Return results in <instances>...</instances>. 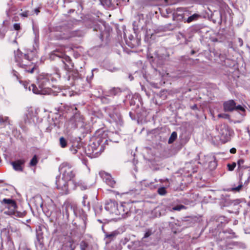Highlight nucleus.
<instances>
[{
    "label": "nucleus",
    "mask_w": 250,
    "mask_h": 250,
    "mask_svg": "<svg viewBox=\"0 0 250 250\" xmlns=\"http://www.w3.org/2000/svg\"><path fill=\"white\" fill-rule=\"evenodd\" d=\"M50 59L55 60L57 59H62V61L64 64V68L66 70V75L64 78L70 85H74L75 81L80 78L79 72L77 69H74V65L71 62L70 58L65 55L63 52L58 50L52 51L50 54Z\"/></svg>",
    "instance_id": "f257e3e1"
},
{
    "label": "nucleus",
    "mask_w": 250,
    "mask_h": 250,
    "mask_svg": "<svg viewBox=\"0 0 250 250\" xmlns=\"http://www.w3.org/2000/svg\"><path fill=\"white\" fill-rule=\"evenodd\" d=\"M56 81L51 74H42L39 76L37 78L38 87L34 84L29 86V91L32 90L34 93L37 94H45L48 92V89L52 85L51 82Z\"/></svg>",
    "instance_id": "f03ea898"
},
{
    "label": "nucleus",
    "mask_w": 250,
    "mask_h": 250,
    "mask_svg": "<svg viewBox=\"0 0 250 250\" xmlns=\"http://www.w3.org/2000/svg\"><path fill=\"white\" fill-rule=\"evenodd\" d=\"M236 237L235 233L231 230H225L220 232L216 240L217 245L222 250L232 249L234 246H237L239 243L231 241Z\"/></svg>",
    "instance_id": "7ed1b4c3"
},
{
    "label": "nucleus",
    "mask_w": 250,
    "mask_h": 250,
    "mask_svg": "<svg viewBox=\"0 0 250 250\" xmlns=\"http://www.w3.org/2000/svg\"><path fill=\"white\" fill-rule=\"evenodd\" d=\"M4 208L3 213L12 217H22L24 216V212L17 211V206L15 200L10 198H4L0 201Z\"/></svg>",
    "instance_id": "20e7f679"
},
{
    "label": "nucleus",
    "mask_w": 250,
    "mask_h": 250,
    "mask_svg": "<svg viewBox=\"0 0 250 250\" xmlns=\"http://www.w3.org/2000/svg\"><path fill=\"white\" fill-rule=\"evenodd\" d=\"M239 181L238 186L235 184L233 185L231 189V191H239L243 187L242 180H244V185H247L250 180V167H246L245 168H241L239 171Z\"/></svg>",
    "instance_id": "39448f33"
},
{
    "label": "nucleus",
    "mask_w": 250,
    "mask_h": 250,
    "mask_svg": "<svg viewBox=\"0 0 250 250\" xmlns=\"http://www.w3.org/2000/svg\"><path fill=\"white\" fill-rule=\"evenodd\" d=\"M59 171L62 177L68 181H71L75 175L72 166L67 163L62 164L59 167Z\"/></svg>",
    "instance_id": "423d86ee"
},
{
    "label": "nucleus",
    "mask_w": 250,
    "mask_h": 250,
    "mask_svg": "<svg viewBox=\"0 0 250 250\" xmlns=\"http://www.w3.org/2000/svg\"><path fill=\"white\" fill-rule=\"evenodd\" d=\"M223 108L225 112H232L234 110L242 112L245 111L244 107L240 104L237 105L236 103L233 100L225 102L223 104Z\"/></svg>",
    "instance_id": "0eeeda50"
},
{
    "label": "nucleus",
    "mask_w": 250,
    "mask_h": 250,
    "mask_svg": "<svg viewBox=\"0 0 250 250\" xmlns=\"http://www.w3.org/2000/svg\"><path fill=\"white\" fill-rule=\"evenodd\" d=\"M65 31L64 33H58L56 34V36L57 37L58 39L67 40L72 37H82L84 35V33L80 30L71 31L69 29Z\"/></svg>",
    "instance_id": "6e6552de"
},
{
    "label": "nucleus",
    "mask_w": 250,
    "mask_h": 250,
    "mask_svg": "<svg viewBox=\"0 0 250 250\" xmlns=\"http://www.w3.org/2000/svg\"><path fill=\"white\" fill-rule=\"evenodd\" d=\"M216 129L220 135L221 139L225 142L227 141L230 135L228 125L226 124H222L217 126Z\"/></svg>",
    "instance_id": "1a4fd4ad"
},
{
    "label": "nucleus",
    "mask_w": 250,
    "mask_h": 250,
    "mask_svg": "<svg viewBox=\"0 0 250 250\" xmlns=\"http://www.w3.org/2000/svg\"><path fill=\"white\" fill-rule=\"evenodd\" d=\"M68 181L65 180V179L62 177L56 178V184L57 188L62 190V194H67L68 193Z\"/></svg>",
    "instance_id": "9d476101"
},
{
    "label": "nucleus",
    "mask_w": 250,
    "mask_h": 250,
    "mask_svg": "<svg viewBox=\"0 0 250 250\" xmlns=\"http://www.w3.org/2000/svg\"><path fill=\"white\" fill-rule=\"evenodd\" d=\"M118 204L114 200H110L105 205V209L110 213L118 215L120 212L118 210Z\"/></svg>",
    "instance_id": "9b49d317"
},
{
    "label": "nucleus",
    "mask_w": 250,
    "mask_h": 250,
    "mask_svg": "<svg viewBox=\"0 0 250 250\" xmlns=\"http://www.w3.org/2000/svg\"><path fill=\"white\" fill-rule=\"evenodd\" d=\"M62 212L68 218L70 212H73L75 214H76L75 211V207L69 203H65L62 206Z\"/></svg>",
    "instance_id": "f8f14e48"
},
{
    "label": "nucleus",
    "mask_w": 250,
    "mask_h": 250,
    "mask_svg": "<svg viewBox=\"0 0 250 250\" xmlns=\"http://www.w3.org/2000/svg\"><path fill=\"white\" fill-rule=\"evenodd\" d=\"M127 206L128 204L126 203H122L120 206L118 205V210L120 212L118 215H121L124 218L130 216L131 212L129 211L128 208H126V212H124V208Z\"/></svg>",
    "instance_id": "ddd939ff"
},
{
    "label": "nucleus",
    "mask_w": 250,
    "mask_h": 250,
    "mask_svg": "<svg viewBox=\"0 0 250 250\" xmlns=\"http://www.w3.org/2000/svg\"><path fill=\"white\" fill-rule=\"evenodd\" d=\"M15 58L16 62H18V64L20 66L22 67L27 65V64L24 63L23 60V53L19 49L15 51Z\"/></svg>",
    "instance_id": "4468645a"
},
{
    "label": "nucleus",
    "mask_w": 250,
    "mask_h": 250,
    "mask_svg": "<svg viewBox=\"0 0 250 250\" xmlns=\"http://www.w3.org/2000/svg\"><path fill=\"white\" fill-rule=\"evenodd\" d=\"M184 9L183 8H177L176 12L173 14V20L174 21H182L184 19Z\"/></svg>",
    "instance_id": "2eb2a0df"
},
{
    "label": "nucleus",
    "mask_w": 250,
    "mask_h": 250,
    "mask_svg": "<svg viewBox=\"0 0 250 250\" xmlns=\"http://www.w3.org/2000/svg\"><path fill=\"white\" fill-rule=\"evenodd\" d=\"M211 18L214 23L220 24L222 23V14L218 11H215L211 14Z\"/></svg>",
    "instance_id": "dca6fc26"
},
{
    "label": "nucleus",
    "mask_w": 250,
    "mask_h": 250,
    "mask_svg": "<svg viewBox=\"0 0 250 250\" xmlns=\"http://www.w3.org/2000/svg\"><path fill=\"white\" fill-rule=\"evenodd\" d=\"M25 161L24 160H19L12 162V165L14 169L17 171H22V165H24Z\"/></svg>",
    "instance_id": "f3484780"
},
{
    "label": "nucleus",
    "mask_w": 250,
    "mask_h": 250,
    "mask_svg": "<svg viewBox=\"0 0 250 250\" xmlns=\"http://www.w3.org/2000/svg\"><path fill=\"white\" fill-rule=\"evenodd\" d=\"M103 176L104 180L107 185H108L111 187H114L116 184V182L113 180L110 174L105 173V175Z\"/></svg>",
    "instance_id": "a211bd4d"
},
{
    "label": "nucleus",
    "mask_w": 250,
    "mask_h": 250,
    "mask_svg": "<svg viewBox=\"0 0 250 250\" xmlns=\"http://www.w3.org/2000/svg\"><path fill=\"white\" fill-rule=\"evenodd\" d=\"M109 116L112 121L117 124H120L122 121V116L117 111L112 114L110 113Z\"/></svg>",
    "instance_id": "6ab92c4d"
},
{
    "label": "nucleus",
    "mask_w": 250,
    "mask_h": 250,
    "mask_svg": "<svg viewBox=\"0 0 250 250\" xmlns=\"http://www.w3.org/2000/svg\"><path fill=\"white\" fill-rule=\"evenodd\" d=\"M121 93V90L118 87H113L110 89L107 94V96H114L116 95H119Z\"/></svg>",
    "instance_id": "aec40b11"
},
{
    "label": "nucleus",
    "mask_w": 250,
    "mask_h": 250,
    "mask_svg": "<svg viewBox=\"0 0 250 250\" xmlns=\"http://www.w3.org/2000/svg\"><path fill=\"white\" fill-rule=\"evenodd\" d=\"M37 240L35 241V245L37 247L42 248L43 246V237L42 235L38 233L36 236Z\"/></svg>",
    "instance_id": "412c9836"
},
{
    "label": "nucleus",
    "mask_w": 250,
    "mask_h": 250,
    "mask_svg": "<svg viewBox=\"0 0 250 250\" xmlns=\"http://www.w3.org/2000/svg\"><path fill=\"white\" fill-rule=\"evenodd\" d=\"M200 15L197 14H194L192 15L189 16L185 21V22H187L190 23L193 21L197 20L200 17Z\"/></svg>",
    "instance_id": "4be33fe9"
},
{
    "label": "nucleus",
    "mask_w": 250,
    "mask_h": 250,
    "mask_svg": "<svg viewBox=\"0 0 250 250\" xmlns=\"http://www.w3.org/2000/svg\"><path fill=\"white\" fill-rule=\"evenodd\" d=\"M119 234L118 231H114L109 233H106L105 234V237L110 239V240L114 239Z\"/></svg>",
    "instance_id": "5701e85b"
},
{
    "label": "nucleus",
    "mask_w": 250,
    "mask_h": 250,
    "mask_svg": "<svg viewBox=\"0 0 250 250\" xmlns=\"http://www.w3.org/2000/svg\"><path fill=\"white\" fill-rule=\"evenodd\" d=\"M71 122L74 121L75 122V126L78 125V123L79 122H83V119L81 117H80V115L79 114H75L73 118L71 120Z\"/></svg>",
    "instance_id": "b1692460"
},
{
    "label": "nucleus",
    "mask_w": 250,
    "mask_h": 250,
    "mask_svg": "<svg viewBox=\"0 0 250 250\" xmlns=\"http://www.w3.org/2000/svg\"><path fill=\"white\" fill-rule=\"evenodd\" d=\"M93 209L96 214H99L103 209L102 206L97 203L94 206Z\"/></svg>",
    "instance_id": "393cba45"
},
{
    "label": "nucleus",
    "mask_w": 250,
    "mask_h": 250,
    "mask_svg": "<svg viewBox=\"0 0 250 250\" xmlns=\"http://www.w3.org/2000/svg\"><path fill=\"white\" fill-rule=\"evenodd\" d=\"M177 135L176 132H173L168 141V143L170 144H172L177 138Z\"/></svg>",
    "instance_id": "a878e982"
},
{
    "label": "nucleus",
    "mask_w": 250,
    "mask_h": 250,
    "mask_svg": "<svg viewBox=\"0 0 250 250\" xmlns=\"http://www.w3.org/2000/svg\"><path fill=\"white\" fill-rule=\"evenodd\" d=\"M59 140L60 146L62 148L65 147L67 144L66 140L63 137H61Z\"/></svg>",
    "instance_id": "bb28decb"
},
{
    "label": "nucleus",
    "mask_w": 250,
    "mask_h": 250,
    "mask_svg": "<svg viewBox=\"0 0 250 250\" xmlns=\"http://www.w3.org/2000/svg\"><path fill=\"white\" fill-rule=\"evenodd\" d=\"M166 53H163L162 54H158V58L160 60H162V61L167 60L169 57V54L167 53V52L165 51Z\"/></svg>",
    "instance_id": "cd10ccee"
},
{
    "label": "nucleus",
    "mask_w": 250,
    "mask_h": 250,
    "mask_svg": "<svg viewBox=\"0 0 250 250\" xmlns=\"http://www.w3.org/2000/svg\"><path fill=\"white\" fill-rule=\"evenodd\" d=\"M76 186L79 187L81 190H85L87 188V185L82 181L78 182Z\"/></svg>",
    "instance_id": "c85d7f7f"
},
{
    "label": "nucleus",
    "mask_w": 250,
    "mask_h": 250,
    "mask_svg": "<svg viewBox=\"0 0 250 250\" xmlns=\"http://www.w3.org/2000/svg\"><path fill=\"white\" fill-rule=\"evenodd\" d=\"M38 163L37 157L36 155H35L32 159L31 160L30 162V166H35L37 165Z\"/></svg>",
    "instance_id": "c756f323"
},
{
    "label": "nucleus",
    "mask_w": 250,
    "mask_h": 250,
    "mask_svg": "<svg viewBox=\"0 0 250 250\" xmlns=\"http://www.w3.org/2000/svg\"><path fill=\"white\" fill-rule=\"evenodd\" d=\"M186 208L185 206L182 205H177L172 208L173 210H177V211H180L181 209H186Z\"/></svg>",
    "instance_id": "7c9ffc66"
},
{
    "label": "nucleus",
    "mask_w": 250,
    "mask_h": 250,
    "mask_svg": "<svg viewBox=\"0 0 250 250\" xmlns=\"http://www.w3.org/2000/svg\"><path fill=\"white\" fill-rule=\"evenodd\" d=\"M158 193L161 195H165L166 194V190L165 187H161L158 188Z\"/></svg>",
    "instance_id": "2f4dec72"
},
{
    "label": "nucleus",
    "mask_w": 250,
    "mask_h": 250,
    "mask_svg": "<svg viewBox=\"0 0 250 250\" xmlns=\"http://www.w3.org/2000/svg\"><path fill=\"white\" fill-rule=\"evenodd\" d=\"M88 244L85 241H83L80 243V249L81 250H85Z\"/></svg>",
    "instance_id": "473e14b6"
},
{
    "label": "nucleus",
    "mask_w": 250,
    "mask_h": 250,
    "mask_svg": "<svg viewBox=\"0 0 250 250\" xmlns=\"http://www.w3.org/2000/svg\"><path fill=\"white\" fill-rule=\"evenodd\" d=\"M236 163H232V164H228L227 165V167L228 168L229 170V171H232L234 170V168L236 167Z\"/></svg>",
    "instance_id": "72a5a7b5"
},
{
    "label": "nucleus",
    "mask_w": 250,
    "mask_h": 250,
    "mask_svg": "<svg viewBox=\"0 0 250 250\" xmlns=\"http://www.w3.org/2000/svg\"><path fill=\"white\" fill-rule=\"evenodd\" d=\"M8 119L7 117H3L2 115H0V124L2 125L6 123Z\"/></svg>",
    "instance_id": "f704fd0d"
},
{
    "label": "nucleus",
    "mask_w": 250,
    "mask_h": 250,
    "mask_svg": "<svg viewBox=\"0 0 250 250\" xmlns=\"http://www.w3.org/2000/svg\"><path fill=\"white\" fill-rule=\"evenodd\" d=\"M218 118H222L224 119H229V114H226V113H223V114H219L218 115Z\"/></svg>",
    "instance_id": "c9c22d12"
},
{
    "label": "nucleus",
    "mask_w": 250,
    "mask_h": 250,
    "mask_svg": "<svg viewBox=\"0 0 250 250\" xmlns=\"http://www.w3.org/2000/svg\"><path fill=\"white\" fill-rule=\"evenodd\" d=\"M244 160L242 159L239 160L237 162V164L238 166L239 170L241 168H245L244 167H242V165L244 164Z\"/></svg>",
    "instance_id": "e433bc0d"
},
{
    "label": "nucleus",
    "mask_w": 250,
    "mask_h": 250,
    "mask_svg": "<svg viewBox=\"0 0 250 250\" xmlns=\"http://www.w3.org/2000/svg\"><path fill=\"white\" fill-rule=\"evenodd\" d=\"M152 234V233L151 231V230H148V231H147L145 233V235H144V236L143 238H147V237H148L149 236H150Z\"/></svg>",
    "instance_id": "4c0bfd02"
},
{
    "label": "nucleus",
    "mask_w": 250,
    "mask_h": 250,
    "mask_svg": "<svg viewBox=\"0 0 250 250\" xmlns=\"http://www.w3.org/2000/svg\"><path fill=\"white\" fill-rule=\"evenodd\" d=\"M31 13L29 11H25L21 14V15L23 17H27L29 15H31Z\"/></svg>",
    "instance_id": "58836bf2"
},
{
    "label": "nucleus",
    "mask_w": 250,
    "mask_h": 250,
    "mask_svg": "<svg viewBox=\"0 0 250 250\" xmlns=\"http://www.w3.org/2000/svg\"><path fill=\"white\" fill-rule=\"evenodd\" d=\"M31 118L30 115L28 116L27 114L25 115V117L24 118V121L25 123L29 122L30 119Z\"/></svg>",
    "instance_id": "ea45409f"
},
{
    "label": "nucleus",
    "mask_w": 250,
    "mask_h": 250,
    "mask_svg": "<svg viewBox=\"0 0 250 250\" xmlns=\"http://www.w3.org/2000/svg\"><path fill=\"white\" fill-rule=\"evenodd\" d=\"M14 29L16 30H18L20 29V25L18 23H15L14 24Z\"/></svg>",
    "instance_id": "a19ab883"
},
{
    "label": "nucleus",
    "mask_w": 250,
    "mask_h": 250,
    "mask_svg": "<svg viewBox=\"0 0 250 250\" xmlns=\"http://www.w3.org/2000/svg\"><path fill=\"white\" fill-rule=\"evenodd\" d=\"M182 203H184L186 205H188L189 204L190 202L188 199H186V198H184L182 200Z\"/></svg>",
    "instance_id": "79ce46f5"
},
{
    "label": "nucleus",
    "mask_w": 250,
    "mask_h": 250,
    "mask_svg": "<svg viewBox=\"0 0 250 250\" xmlns=\"http://www.w3.org/2000/svg\"><path fill=\"white\" fill-rule=\"evenodd\" d=\"M23 59H24L27 61H29L30 59L29 56L27 54H23Z\"/></svg>",
    "instance_id": "37998d69"
},
{
    "label": "nucleus",
    "mask_w": 250,
    "mask_h": 250,
    "mask_svg": "<svg viewBox=\"0 0 250 250\" xmlns=\"http://www.w3.org/2000/svg\"><path fill=\"white\" fill-rule=\"evenodd\" d=\"M87 198V196L85 195L83 197V206H85V200Z\"/></svg>",
    "instance_id": "c03bdc74"
},
{
    "label": "nucleus",
    "mask_w": 250,
    "mask_h": 250,
    "mask_svg": "<svg viewBox=\"0 0 250 250\" xmlns=\"http://www.w3.org/2000/svg\"><path fill=\"white\" fill-rule=\"evenodd\" d=\"M229 151L232 154H235L236 152V149L235 148H232Z\"/></svg>",
    "instance_id": "a18cd8bd"
},
{
    "label": "nucleus",
    "mask_w": 250,
    "mask_h": 250,
    "mask_svg": "<svg viewBox=\"0 0 250 250\" xmlns=\"http://www.w3.org/2000/svg\"><path fill=\"white\" fill-rule=\"evenodd\" d=\"M238 42H239V45L240 46H242L243 45V40L240 39V38H239L238 39Z\"/></svg>",
    "instance_id": "49530a36"
},
{
    "label": "nucleus",
    "mask_w": 250,
    "mask_h": 250,
    "mask_svg": "<svg viewBox=\"0 0 250 250\" xmlns=\"http://www.w3.org/2000/svg\"><path fill=\"white\" fill-rule=\"evenodd\" d=\"M106 100H107V98L105 97H104L102 99V100L103 102L105 103H108V102L106 101Z\"/></svg>",
    "instance_id": "de8ad7c7"
},
{
    "label": "nucleus",
    "mask_w": 250,
    "mask_h": 250,
    "mask_svg": "<svg viewBox=\"0 0 250 250\" xmlns=\"http://www.w3.org/2000/svg\"><path fill=\"white\" fill-rule=\"evenodd\" d=\"M34 68H34V67H32V68L31 69V70H28V71L29 72H30V73H32L34 72Z\"/></svg>",
    "instance_id": "09e8293b"
},
{
    "label": "nucleus",
    "mask_w": 250,
    "mask_h": 250,
    "mask_svg": "<svg viewBox=\"0 0 250 250\" xmlns=\"http://www.w3.org/2000/svg\"><path fill=\"white\" fill-rule=\"evenodd\" d=\"M34 12L37 15L38 14V13L40 12V11H39V9H35L34 10Z\"/></svg>",
    "instance_id": "8fccbe9b"
},
{
    "label": "nucleus",
    "mask_w": 250,
    "mask_h": 250,
    "mask_svg": "<svg viewBox=\"0 0 250 250\" xmlns=\"http://www.w3.org/2000/svg\"><path fill=\"white\" fill-rule=\"evenodd\" d=\"M97 139H98V140H97V143H98V144H100V143H101V142H102V141H101V139H100V138H98Z\"/></svg>",
    "instance_id": "3c124183"
},
{
    "label": "nucleus",
    "mask_w": 250,
    "mask_h": 250,
    "mask_svg": "<svg viewBox=\"0 0 250 250\" xmlns=\"http://www.w3.org/2000/svg\"><path fill=\"white\" fill-rule=\"evenodd\" d=\"M56 75V76L58 78H60V75L59 74V73H56L55 74Z\"/></svg>",
    "instance_id": "603ef678"
},
{
    "label": "nucleus",
    "mask_w": 250,
    "mask_h": 250,
    "mask_svg": "<svg viewBox=\"0 0 250 250\" xmlns=\"http://www.w3.org/2000/svg\"><path fill=\"white\" fill-rule=\"evenodd\" d=\"M126 208H127V206H126L125 208H124V212H126Z\"/></svg>",
    "instance_id": "864d4df0"
},
{
    "label": "nucleus",
    "mask_w": 250,
    "mask_h": 250,
    "mask_svg": "<svg viewBox=\"0 0 250 250\" xmlns=\"http://www.w3.org/2000/svg\"><path fill=\"white\" fill-rule=\"evenodd\" d=\"M196 107H197L196 105H194L193 106V108H193V109H194V108H196Z\"/></svg>",
    "instance_id": "5fc2aeb1"
},
{
    "label": "nucleus",
    "mask_w": 250,
    "mask_h": 250,
    "mask_svg": "<svg viewBox=\"0 0 250 250\" xmlns=\"http://www.w3.org/2000/svg\"><path fill=\"white\" fill-rule=\"evenodd\" d=\"M24 87L27 89L28 87H27V85H24Z\"/></svg>",
    "instance_id": "6e6d98bb"
},
{
    "label": "nucleus",
    "mask_w": 250,
    "mask_h": 250,
    "mask_svg": "<svg viewBox=\"0 0 250 250\" xmlns=\"http://www.w3.org/2000/svg\"><path fill=\"white\" fill-rule=\"evenodd\" d=\"M175 26H173V27H172V28H171V29H172H172H174V28H175Z\"/></svg>",
    "instance_id": "4d7b16f0"
},
{
    "label": "nucleus",
    "mask_w": 250,
    "mask_h": 250,
    "mask_svg": "<svg viewBox=\"0 0 250 250\" xmlns=\"http://www.w3.org/2000/svg\"><path fill=\"white\" fill-rule=\"evenodd\" d=\"M194 51H192V54H194Z\"/></svg>",
    "instance_id": "13d9d810"
}]
</instances>
